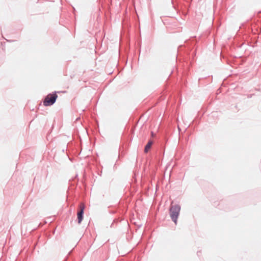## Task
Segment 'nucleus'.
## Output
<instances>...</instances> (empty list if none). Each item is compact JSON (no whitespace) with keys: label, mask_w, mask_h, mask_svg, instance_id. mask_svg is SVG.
Returning a JSON list of instances; mask_svg holds the SVG:
<instances>
[{"label":"nucleus","mask_w":261,"mask_h":261,"mask_svg":"<svg viewBox=\"0 0 261 261\" xmlns=\"http://www.w3.org/2000/svg\"><path fill=\"white\" fill-rule=\"evenodd\" d=\"M58 97L56 93L49 94L44 99L43 104L45 106H50L53 105Z\"/></svg>","instance_id":"nucleus-2"},{"label":"nucleus","mask_w":261,"mask_h":261,"mask_svg":"<svg viewBox=\"0 0 261 261\" xmlns=\"http://www.w3.org/2000/svg\"><path fill=\"white\" fill-rule=\"evenodd\" d=\"M180 211V206L178 204L171 205L170 208V215L172 221L175 224Z\"/></svg>","instance_id":"nucleus-1"},{"label":"nucleus","mask_w":261,"mask_h":261,"mask_svg":"<svg viewBox=\"0 0 261 261\" xmlns=\"http://www.w3.org/2000/svg\"><path fill=\"white\" fill-rule=\"evenodd\" d=\"M80 211L77 213L78 223L81 224L83 219V214L85 209V205L83 203H81L80 205Z\"/></svg>","instance_id":"nucleus-3"},{"label":"nucleus","mask_w":261,"mask_h":261,"mask_svg":"<svg viewBox=\"0 0 261 261\" xmlns=\"http://www.w3.org/2000/svg\"><path fill=\"white\" fill-rule=\"evenodd\" d=\"M153 142L151 141H149L148 143L146 144V145L145 147L144 148V152H147L149 149L150 148Z\"/></svg>","instance_id":"nucleus-4"}]
</instances>
